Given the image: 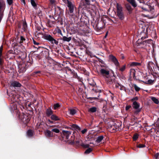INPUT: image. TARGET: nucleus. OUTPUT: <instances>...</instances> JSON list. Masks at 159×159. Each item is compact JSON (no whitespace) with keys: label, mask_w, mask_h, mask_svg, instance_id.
Instances as JSON below:
<instances>
[{"label":"nucleus","mask_w":159,"mask_h":159,"mask_svg":"<svg viewBox=\"0 0 159 159\" xmlns=\"http://www.w3.org/2000/svg\"><path fill=\"white\" fill-rule=\"evenodd\" d=\"M43 38L51 42L52 44L57 45L58 42L54 39L50 35L48 34H44L43 36Z\"/></svg>","instance_id":"nucleus-1"},{"label":"nucleus","mask_w":159,"mask_h":159,"mask_svg":"<svg viewBox=\"0 0 159 159\" xmlns=\"http://www.w3.org/2000/svg\"><path fill=\"white\" fill-rule=\"evenodd\" d=\"M132 107L135 110L134 111V114L138 115L141 111V109L139 108L140 104L136 101H134L133 103Z\"/></svg>","instance_id":"nucleus-2"},{"label":"nucleus","mask_w":159,"mask_h":159,"mask_svg":"<svg viewBox=\"0 0 159 159\" xmlns=\"http://www.w3.org/2000/svg\"><path fill=\"white\" fill-rule=\"evenodd\" d=\"M109 60L115 65L116 66H118L119 65V63L117 58L114 56L110 55L108 56Z\"/></svg>","instance_id":"nucleus-3"},{"label":"nucleus","mask_w":159,"mask_h":159,"mask_svg":"<svg viewBox=\"0 0 159 159\" xmlns=\"http://www.w3.org/2000/svg\"><path fill=\"white\" fill-rule=\"evenodd\" d=\"M101 74L102 75L104 78L107 77H108L109 75V71L103 68L101 69L100 70Z\"/></svg>","instance_id":"nucleus-4"},{"label":"nucleus","mask_w":159,"mask_h":159,"mask_svg":"<svg viewBox=\"0 0 159 159\" xmlns=\"http://www.w3.org/2000/svg\"><path fill=\"white\" fill-rule=\"evenodd\" d=\"M19 69L18 72L19 73H22L26 70L25 66L23 65H19L18 66Z\"/></svg>","instance_id":"nucleus-5"},{"label":"nucleus","mask_w":159,"mask_h":159,"mask_svg":"<svg viewBox=\"0 0 159 159\" xmlns=\"http://www.w3.org/2000/svg\"><path fill=\"white\" fill-rule=\"evenodd\" d=\"M67 6L69 8L70 12V13L73 12L74 10V6L72 3L70 2L67 4Z\"/></svg>","instance_id":"nucleus-6"},{"label":"nucleus","mask_w":159,"mask_h":159,"mask_svg":"<svg viewBox=\"0 0 159 159\" xmlns=\"http://www.w3.org/2000/svg\"><path fill=\"white\" fill-rule=\"evenodd\" d=\"M137 37L139 38H140L142 39L143 40L147 37V35L144 32H141L140 34H139Z\"/></svg>","instance_id":"nucleus-7"},{"label":"nucleus","mask_w":159,"mask_h":159,"mask_svg":"<svg viewBox=\"0 0 159 159\" xmlns=\"http://www.w3.org/2000/svg\"><path fill=\"white\" fill-rule=\"evenodd\" d=\"M62 133L66 137V138L68 139L71 134V132L70 131L63 130Z\"/></svg>","instance_id":"nucleus-8"},{"label":"nucleus","mask_w":159,"mask_h":159,"mask_svg":"<svg viewBox=\"0 0 159 159\" xmlns=\"http://www.w3.org/2000/svg\"><path fill=\"white\" fill-rule=\"evenodd\" d=\"M45 134L46 136L48 137H52L53 136L52 132L48 130H47L45 132Z\"/></svg>","instance_id":"nucleus-9"},{"label":"nucleus","mask_w":159,"mask_h":159,"mask_svg":"<svg viewBox=\"0 0 159 159\" xmlns=\"http://www.w3.org/2000/svg\"><path fill=\"white\" fill-rule=\"evenodd\" d=\"M106 80L109 84H111L114 81L112 79L111 77L109 75L108 77H107L105 78Z\"/></svg>","instance_id":"nucleus-10"},{"label":"nucleus","mask_w":159,"mask_h":159,"mask_svg":"<svg viewBox=\"0 0 159 159\" xmlns=\"http://www.w3.org/2000/svg\"><path fill=\"white\" fill-rule=\"evenodd\" d=\"M11 85L14 87H20L21 85L18 82L16 81H14L12 83Z\"/></svg>","instance_id":"nucleus-11"},{"label":"nucleus","mask_w":159,"mask_h":159,"mask_svg":"<svg viewBox=\"0 0 159 159\" xmlns=\"http://www.w3.org/2000/svg\"><path fill=\"white\" fill-rule=\"evenodd\" d=\"M141 65V63L137 62H132L130 64V66H131L135 67L138 66H140Z\"/></svg>","instance_id":"nucleus-12"},{"label":"nucleus","mask_w":159,"mask_h":159,"mask_svg":"<svg viewBox=\"0 0 159 159\" xmlns=\"http://www.w3.org/2000/svg\"><path fill=\"white\" fill-rule=\"evenodd\" d=\"M154 64L152 61H149L148 64L147 66V67L149 69H152V68H154L153 67Z\"/></svg>","instance_id":"nucleus-13"},{"label":"nucleus","mask_w":159,"mask_h":159,"mask_svg":"<svg viewBox=\"0 0 159 159\" xmlns=\"http://www.w3.org/2000/svg\"><path fill=\"white\" fill-rule=\"evenodd\" d=\"M71 126V129H77L79 130H80V128L76 125L72 124Z\"/></svg>","instance_id":"nucleus-14"},{"label":"nucleus","mask_w":159,"mask_h":159,"mask_svg":"<svg viewBox=\"0 0 159 159\" xmlns=\"http://www.w3.org/2000/svg\"><path fill=\"white\" fill-rule=\"evenodd\" d=\"M127 1L129 2L133 7H135L137 6V4L134 0H127Z\"/></svg>","instance_id":"nucleus-15"},{"label":"nucleus","mask_w":159,"mask_h":159,"mask_svg":"<svg viewBox=\"0 0 159 159\" xmlns=\"http://www.w3.org/2000/svg\"><path fill=\"white\" fill-rule=\"evenodd\" d=\"M52 113V110L50 108H48L47 109L46 111V114L48 116H50Z\"/></svg>","instance_id":"nucleus-16"},{"label":"nucleus","mask_w":159,"mask_h":159,"mask_svg":"<svg viewBox=\"0 0 159 159\" xmlns=\"http://www.w3.org/2000/svg\"><path fill=\"white\" fill-rule=\"evenodd\" d=\"M151 99L156 104H158L159 103V102L158 100L156 97H151Z\"/></svg>","instance_id":"nucleus-17"},{"label":"nucleus","mask_w":159,"mask_h":159,"mask_svg":"<svg viewBox=\"0 0 159 159\" xmlns=\"http://www.w3.org/2000/svg\"><path fill=\"white\" fill-rule=\"evenodd\" d=\"M51 118L52 120H54L55 121L60 120V119L57 116L54 115H52L51 117Z\"/></svg>","instance_id":"nucleus-18"},{"label":"nucleus","mask_w":159,"mask_h":159,"mask_svg":"<svg viewBox=\"0 0 159 159\" xmlns=\"http://www.w3.org/2000/svg\"><path fill=\"white\" fill-rule=\"evenodd\" d=\"M97 108L95 107H93L89 109L88 111L91 112H94L97 111Z\"/></svg>","instance_id":"nucleus-19"},{"label":"nucleus","mask_w":159,"mask_h":159,"mask_svg":"<svg viewBox=\"0 0 159 159\" xmlns=\"http://www.w3.org/2000/svg\"><path fill=\"white\" fill-rule=\"evenodd\" d=\"M27 136L29 137H31L33 134V132L31 130H29L27 132Z\"/></svg>","instance_id":"nucleus-20"},{"label":"nucleus","mask_w":159,"mask_h":159,"mask_svg":"<svg viewBox=\"0 0 159 159\" xmlns=\"http://www.w3.org/2000/svg\"><path fill=\"white\" fill-rule=\"evenodd\" d=\"M70 113V115H74L76 112V110L74 109H70L69 110Z\"/></svg>","instance_id":"nucleus-21"},{"label":"nucleus","mask_w":159,"mask_h":159,"mask_svg":"<svg viewBox=\"0 0 159 159\" xmlns=\"http://www.w3.org/2000/svg\"><path fill=\"white\" fill-rule=\"evenodd\" d=\"M71 37H70L68 38L66 36H63L62 38V40L64 41L69 42L71 40Z\"/></svg>","instance_id":"nucleus-22"},{"label":"nucleus","mask_w":159,"mask_h":159,"mask_svg":"<svg viewBox=\"0 0 159 159\" xmlns=\"http://www.w3.org/2000/svg\"><path fill=\"white\" fill-rule=\"evenodd\" d=\"M103 136H99L97 138L96 142L97 143H99L103 139Z\"/></svg>","instance_id":"nucleus-23"},{"label":"nucleus","mask_w":159,"mask_h":159,"mask_svg":"<svg viewBox=\"0 0 159 159\" xmlns=\"http://www.w3.org/2000/svg\"><path fill=\"white\" fill-rule=\"evenodd\" d=\"M125 6L127 10L129 11V12H131L132 11V8L129 4L128 3L126 4L125 5Z\"/></svg>","instance_id":"nucleus-24"},{"label":"nucleus","mask_w":159,"mask_h":159,"mask_svg":"<svg viewBox=\"0 0 159 159\" xmlns=\"http://www.w3.org/2000/svg\"><path fill=\"white\" fill-rule=\"evenodd\" d=\"M117 15L120 19L122 20L124 18V16L122 12H117Z\"/></svg>","instance_id":"nucleus-25"},{"label":"nucleus","mask_w":159,"mask_h":159,"mask_svg":"<svg viewBox=\"0 0 159 159\" xmlns=\"http://www.w3.org/2000/svg\"><path fill=\"white\" fill-rule=\"evenodd\" d=\"M116 6L117 12H122V8L118 4H117Z\"/></svg>","instance_id":"nucleus-26"},{"label":"nucleus","mask_w":159,"mask_h":159,"mask_svg":"<svg viewBox=\"0 0 159 159\" xmlns=\"http://www.w3.org/2000/svg\"><path fill=\"white\" fill-rule=\"evenodd\" d=\"M89 84H90V85L92 86H94L96 84L95 83L92 79L90 80L89 81Z\"/></svg>","instance_id":"nucleus-27"},{"label":"nucleus","mask_w":159,"mask_h":159,"mask_svg":"<svg viewBox=\"0 0 159 159\" xmlns=\"http://www.w3.org/2000/svg\"><path fill=\"white\" fill-rule=\"evenodd\" d=\"M102 21H100L96 25V26L97 28L99 29H102V27L100 25L102 24Z\"/></svg>","instance_id":"nucleus-28"},{"label":"nucleus","mask_w":159,"mask_h":159,"mask_svg":"<svg viewBox=\"0 0 159 159\" xmlns=\"http://www.w3.org/2000/svg\"><path fill=\"white\" fill-rule=\"evenodd\" d=\"M31 3V5L33 6V7L35 9L37 7V5L34 0H31L30 1Z\"/></svg>","instance_id":"nucleus-29"},{"label":"nucleus","mask_w":159,"mask_h":159,"mask_svg":"<svg viewBox=\"0 0 159 159\" xmlns=\"http://www.w3.org/2000/svg\"><path fill=\"white\" fill-rule=\"evenodd\" d=\"M133 86L134 87L135 90L136 91H139L140 89V88L138 87L136 84H134Z\"/></svg>","instance_id":"nucleus-30"},{"label":"nucleus","mask_w":159,"mask_h":159,"mask_svg":"<svg viewBox=\"0 0 159 159\" xmlns=\"http://www.w3.org/2000/svg\"><path fill=\"white\" fill-rule=\"evenodd\" d=\"M135 70L134 69H131L130 70V72L131 74L133 75L134 77H135Z\"/></svg>","instance_id":"nucleus-31"},{"label":"nucleus","mask_w":159,"mask_h":159,"mask_svg":"<svg viewBox=\"0 0 159 159\" xmlns=\"http://www.w3.org/2000/svg\"><path fill=\"white\" fill-rule=\"evenodd\" d=\"M92 151V149L91 148H89L87 149L85 152L84 153L86 154H88L90 153Z\"/></svg>","instance_id":"nucleus-32"},{"label":"nucleus","mask_w":159,"mask_h":159,"mask_svg":"<svg viewBox=\"0 0 159 159\" xmlns=\"http://www.w3.org/2000/svg\"><path fill=\"white\" fill-rule=\"evenodd\" d=\"M60 107V105L58 103L55 104L54 105V108L55 110L57 109Z\"/></svg>","instance_id":"nucleus-33"},{"label":"nucleus","mask_w":159,"mask_h":159,"mask_svg":"<svg viewBox=\"0 0 159 159\" xmlns=\"http://www.w3.org/2000/svg\"><path fill=\"white\" fill-rule=\"evenodd\" d=\"M52 131L56 133H59L60 132L59 129L57 128L52 129Z\"/></svg>","instance_id":"nucleus-34"},{"label":"nucleus","mask_w":159,"mask_h":159,"mask_svg":"<svg viewBox=\"0 0 159 159\" xmlns=\"http://www.w3.org/2000/svg\"><path fill=\"white\" fill-rule=\"evenodd\" d=\"M138 138V135L137 134H134L133 137V140L134 141L136 140Z\"/></svg>","instance_id":"nucleus-35"},{"label":"nucleus","mask_w":159,"mask_h":159,"mask_svg":"<svg viewBox=\"0 0 159 159\" xmlns=\"http://www.w3.org/2000/svg\"><path fill=\"white\" fill-rule=\"evenodd\" d=\"M7 2L8 4L11 5L13 3V0H7Z\"/></svg>","instance_id":"nucleus-36"},{"label":"nucleus","mask_w":159,"mask_h":159,"mask_svg":"<svg viewBox=\"0 0 159 159\" xmlns=\"http://www.w3.org/2000/svg\"><path fill=\"white\" fill-rule=\"evenodd\" d=\"M145 145L143 144H139L137 145V147L139 148H143L145 147Z\"/></svg>","instance_id":"nucleus-37"},{"label":"nucleus","mask_w":159,"mask_h":159,"mask_svg":"<svg viewBox=\"0 0 159 159\" xmlns=\"http://www.w3.org/2000/svg\"><path fill=\"white\" fill-rule=\"evenodd\" d=\"M125 66L124 65L120 69V70L121 71H123L125 70Z\"/></svg>","instance_id":"nucleus-38"},{"label":"nucleus","mask_w":159,"mask_h":159,"mask_svg":"<svg viewBox=\"0 0 159 159\" xmlns=\"http://www.w3.org/2000/svg\"><path fill=\"white\" fill-rule=\"evenodd\" d=\"M153 80H152L150 79V80H148L147 83L148 84H151L153 83Z\"/></svg>","instance_id":"nucleus-39"},{"label":"nucleus","mask_w":159,"mask_h":159,"mask_svg":"<svg viewBox=\"0 0 159 159\" xmlns=\"http://www.w3.org/2000/svg\"><path fill=\"white\" fill-rule=\"evenodd\" d=\"M3 49V46L2 45L0 47V57L2 55V52Z\"/></svg>","instance_id":"nucleus-40"},{"label":"nucleus","mask_w":159,"mask_h":159,"mask_svg":"<svg viewBox=\"0 0 159 159\" xmlns=\"http://www.w3.org/2000/svg\"><path fill=\"white\" fill-rule=\"evenodd\" d=\"M66 4H67L70 1L69 0H62Z\"/></svg>","instance_id":"nucleus-41"},{"label":"nucleus","mask_w":159,"mask_h":159,"mask_svg":"<svg viewBox=\"0 0 159 159\" xmlns=\"http://www.w3.org/2000/svg\"><path fill=\"white\" fill-rule=\"evenodd\" d=\"M131 106L130 105H127L125 107V110L128 111L129 108H131Z\"/></svg>","instance_id":"nucleus-42"},{"label":"nucleus","mask_w":159,"mask_h":159,"mask_svg":"<svg viewBox=\"0 0 159 159\" xmlns=\"http://www.w3.org/2000/svg\"><path fill=\"white\" fill-rule=\"evenodd\" d=\"M145 42L148 43H152V41L151 39H149L145 41Z\"/></svg>","instance_id":"nucleus-43"},{"label":"nucleus","mask_w":159,"mask_h":159,"mask_svg":"<svg viewBox=\"0 0 159 159\" xmlns=\"http://www.w3.org/2000/svg\"><path fill=\"white\" fill-rule=\"evenodd\" d=\"M20 40L21 41L20 42V43H22L23 41H25V39L22 36L20 37Z\"/></svg>","instance_id":"nucleus-44"},{"label":"nucleus","mask_w":159,"mask_h":159,"mask_svg":"<svg viewBox=\"0 0 159 159\" xmlns=\"http://www.w3.org/2000/svg\"><path fill=\"white\" fill-rule=\"evenodd\" d=\"M27 27V25L26 22H24L23 24V28L25 30Z\"/></svg>","instance_id":"nucleus-45"},{"label":"nucleus","mask_w":159,"mask_h":159,"mask_svg":"<svg viewBox=\"0 0 159 159\" xmlns=\"http://www.w3.org/2000/svg\"><path fill=\"white\" fill-rule=\"evenodd\" d=\"M87 131V129H84L83 130L81 131V133L82 134H84Z\"/></svg>","instance_id":"nucleus-46"},{"label":"nucleus","mask_w":159,"mask_h":159,"mask_svg":"<svg viewBox=\"0 0 159 159\" xmlns=\"http://www.w3.org/2000/svg\"><path fill=\"white\" fill-rule=\"evenodd\" d=\"M159 155V154L158 153H156L154 155V157H155V158H156V159L158 158H159L158 157Z\"/></svg>","instance_id":"nucleus-47"},{"label":"nucleus","mask_w":159,"mask_h":159,"mask_svg":"<svg viewBox=\"0 0 159 159\" xmlns=\"http://www.w3.org/2000/svg\"><path fill=\"white\" fill-rule=\"evenodd\" d=\"M86 4L87 5H89L90 4V2L89 0H84Z\"/></svg>","instance_id":"nucleus-48"},{"label":"nucleus","mask_w":159,"mask_h":159,"mask_svg":"<svg viewBox=\"0 0 159 159\" xmlns=\"http://www.w3.org/2000/svg\"><path fill=\"white\" fill-rule=\"evenodd\" d=\"M33 43L35 45H38L39 44V43L36 42L34 40H33Z\"/></svg>","instance_id":"nucleus-49"},{"label":"nucleus","mask_w":159,"mask_h":159,"mask_svg":"<svg viewBox=\"0 0 159 159\" xmlns=\"http://www.w3.org/2000/svg\"><path fill=\"white\" fill-rule=\"evenodd\" d=\"M154 139H155L157 140L158 139H159V137H158L157 136H155L154 137Z\"/></svg>","instance_id":"nucleus-50"},{"label":"nucleus","mask_w":159,"mask_h":159,"mask_svg":"<svg viewBox=\"0 0 159 159\" xmlns=\"http://www.w3.org/2000/svg\"><path fill=\"white\" fill-rule=\"evenodd\" d=\"M94 92L96 93H101V90H95Z\"/></svg>","instance_id":"nucleus-51"},{"label":"nucleus","mask_w":159,"mask_h":159,"mask_svg":"<svg viewBox=\"0 0 159 159\" xmlns=\"http://www.w3.org/2000/svg\"><path fill=\"white\" fill-rule=\"evenodd\" d=\"M48 122H49V123H48L49 124L53 123V122L52 121L50 120H48Z\"/></svg>","instance_id":"nucleus-52"},{"label":"nucleus","mask_w":159,"mask_h":159,"mask_svg":"<svg viewBox=\"0 0 159 159\" xmlns=\"http://www.w3.org/2000/svg\"><path fill=\"white\" fill-rule=\"evenodd\" d=\"M2 63V59L0 57V65H1Z\"/></svg>","instance_id":"nucleus-53"},{"label":"nucleus","mask_w":159,"mask_h":159,"mask_svg":"<svg viewBox=\"0 0 159 159\" xmlns=\"http://www.w3.org/2000/svg\"><path fill=\"white\" fill-rule=\"evenodd\" d=\"M84 146L85 148H88L89 146V145L88 144H86Z\"/></svg>","instance_id":"nucleus-54"},{"label":"nucleus","mask_w":159,"mask_h":159,"mask_svg":"<svg viewBox=\"0 0 159 159\" xmlns=\"http://www.w3.org/2000/svg\"><path fill=\"white\" fill-rule=\"evenodd\" d=\"M119 84L118 83L116 84V88H118L119 87Z\"/></svg>","instance_id":"nucleus-55"},{"label":"nucleus","mask_w":159,"mask_h":159,"mask_svg":"<svg viewBox=\"0 0 159 159\" xmlns=\"http://www.w3.org/2000/svg\"><path fill=\"white\" fill-rule=\"evenodd\" d=\"M108 33V32H106V34L104 36L105 38H106V37H107V35Z\"/></svg>","instance_id":"nucleus-56"},{"label":"nucleus","mask_w":159,"mask_h":159,"mask_svg":"<svg viewBox=\"0 0 159 159\" xmlns=\"http://www.w3.org/2000/svg\"><path fill=\"white\" fill-rule=\"evenodd\" d=\"M51 2L52 3H54L55 2V1H54V0H51Z\"/></svg>","instance_id":"nucleus-57"},{"label":"nucleus","mask_w":159,"mask_h":159,"mask_svg":"<svg viewBox=\"0 0 159 159\" xmlns=\"http://www.w3.org/2000/svg\"><path fill=\"white\" fill-rule=\"evenodd\" d=\"M21 2H23L24 4L25 3V0H21Z\"/></svg>","instance_id":"nucleus-58"},{"label":"nucleus","mask_w":159,"mask_h":159,"mask_svg":"<svg viewBox=\"0 0 159 159\" xmlns=\"http://www.w3.org/2000/svg\"><path fill=\"white\" fill-rule=\"evenodd\" d=\"M123 87H120V89L121 90L123 89Z\"/></svg>","instance_id":"nucleus-59"},{"label":"nucleus","mask_w":159,"mask_h":159,"mask_svg":"<svg viewBox=\"0 0 159 159\" xmlns=\"http://www.w3.org/2000/svg\"><path fill=\"white\" fill-rule=\"evenodd\" d=\"M134 100H137L138 99V98L137 97H136L135 98H134Z\"/></svg>","instance_id":"nucleus-60"},{"label":"nucleus","mask_w":159,"mask_h":159,"mask_svg":"<svg viewBox=\"0 0 159 159\" xmlns=\"http://www.w3.org/2000/svg\"><path fill=\"white\" fill-rule=\"evenodd\" d=\"M154 0V2L155 3H156L157 2V0Z\"/></svg>","instance_id":"nucleus-61"},{"label":"nucleus","mask_w":159,"mask_h":159,"mask_svg":"<svg viewBox=\"0 0 159 159\" xmlns=\"http://www.w3.org/2000/svg\"><path fill=\"white\" fill-rule=\"evenodd\" d=\"M132 119H133V120H135V118H132L131 119V120H133Z\"/></svg>","instance_id":"nucleus-62"},{"label":"nucleus","mask_w":159,"mask_h":159,"mask_svg":"<svg viewBox=\"0 0 159 159\" xmlns=\"http://www.w3.org/2000/svg\"><path fill=\"white\" fill-rule=\"evenodd\" d=\"M50 126L51 127H53L54 126L53 125H52V126Z\"/></svg>","instance_id":"nucleus-63"},{"label":"nucleus","mask_w":159,"mask_h":159,"mask_svg":"<svg viewBox=\"0 0 159 159\" xmlns=\"http://www.w3.org/2000/svg\"><path fill=\"white\" fill-rule=\"evenodd\" d=\"M158 70H159V68H158Z\"/></svg>","instance_id":"nucleus-64"}]
</instances>
